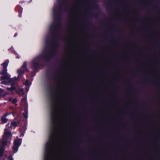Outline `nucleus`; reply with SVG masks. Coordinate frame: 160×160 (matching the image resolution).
I'll list each match as a JSON object with an SVG mask.
<instances>
[{"label": "nucleus", "instance_id": "obj_1", "mask_svg": "<svg viewBox=\"0 0 160 160\" xmlns=\"http://www.w3.org/2000/svg\"><path fill=\"white\" fill-rule=\"evenodd\" d=\"M62 7V3H60L58 7L53 10L54 19L56 23L52 24L50 26V29L52 38L50 41L46 39V42L47 44L52 46L58 45L55 40L57 37L56 34L57 28L61 26V15Z\"/></svg>", "mask_w": 160, "mask_h": 160}, {"label": "nucleus", "instance_id": "obj_2", "mask_svg": "<svg viewBox=\"0 0 160 160\" xmlns=\"http://www.w3.org/2000/svg\"><path fill=\"white\" fill-rule=\"evenodd\" d=\"M53 55L54 54L46 52L43 55H39L35 58L31 62L32 68L33 70L32 73H34L40 67V60H44L46 62H48L52 59Z\"/></svg>", "mask_w": 160, "mask_h": 160}, {"label": "nucleus", "instance_id": "obj_3", "mask_svg": "<svg viewBox=\"0 0 160 160\" xmlns=\"http://www.w3.org/2000/svg\"><path fill=\"white\" fill-rule=\"evenodd\" d=\"M25 72H28V70L27 67L26 62H24L21 68L18 70L17 73L18 74V77H15L13 78H11V92L12 90L16 89L15 86L17 84V81L18 78L23 75Z\"/></svg>", "mask_w": 160, "mask_h": 160}, {"label": "nucleus", "instance_id": "obj_4", "mask_svg": "<svg viewBox=\"0 0 160 160\" xmlns=\"http://www.w3.org/2000/svg\"><path fill=\"white\" fill-rule=\"evenodd\" d=\"M55 103H53L51 106V119L52 124V129L53 134L55 135L57 132V130L55 128V127L57 126V120L56 119L57 111L56 108L53 107Z\"/></svg>", "mask_w": 160, "mask_h": 160}, {"label": "nucleus", "instance_id": "obj_5", "mask_svg": "<svg viewBox=\"0 0 160 160\" xmlns=\"http://www.w3.org/2000/svg\"><path fill=\"white\" fill-rule=\"evenodd\" d=\"M53 140V137H50L48 142L46 143L45 147V160H50V152Z\"/></svg>", "mask_w": 160, "mask_h": 160}, {"label": "nucleus", "instance_id": "obj_6", "mask_svg": "<svg viewBox=\"0 0 160 160\" xmlns=\"http://www.w3.org/2000/svg\"><path fill=\"white\" fill-rule=\"evenodd\" d=\"M22 138H18V137L14 140L13 146L12 148L13 154L16 153L18 151L19 147L20 146L22 142Z\"/></svg>", "mask_w": 160, "mask_h": 160}, {"label": "nucleus", "instance_id": "obj_7", "mask_svg": "<svg viewBox=\"0 0 160 160\" xmlns=\"http://www.w3.org/2000/svg\"><path fill=\"white\" fill-rule=\"evenodd\" d=\"M10 127L8 125L6 126V128L5 130L4 134L3 136V139L4 140L2 142V144L3 146H4L6 145L7 141L6 140H8L10 136Z\"/></svg>", "mask_w": 160, "mask_h": 160}, {"label": "nucleus", "instance_id": "obj_8", "mask_svg": "<svg viewBox=\"0 0 160 160\" xmlns=\"http://www.w3.org/2000/svg\"><path fill=\"white\" fill-rule=\"evenodd\" d=\"M47 87L48 90L49 91L50 93V95L51 98L52 99L54 98L55 97V96L54 95L55 92L53 89V87L49 83H47Z\"/></svg>", "mask_w": 160, "mask_h": 160}, {"label": "nucleus", "instance_id": "obj_9", "mask_svg": "<svg viewBox=\"0 0 160 160\" xmlns=\"http://www.w3.org/2000/svg\"><path fill=\"white\" fill-rule=\"evenodd\" d=\"M26 129V124L25 123L24 125L19 128V131L20 133V137L23 136Z\"/></svg>", "mask_w": 160, "mask_h": 160}, {"label": "nucleus", "instance_id": "obj_10", "mask_svg": "<svg viewBox=\"0 0 160 160\" xmlns=\"http://www.w3.org/2000/svg\"><path fill=\"white\" fill-rule=\"evenodd\" d=\"M13 91H14L16 93H18L19 95L23 96L24 95V92L22 88H20L18 90L16 89L12 90L11 93H13Z\"/></svg>", "mask_w": 160, "mask_h": 160}, {"label": "nucleus", "instance_id": "obj_11", "mask_svg": "<svg viewBox=\"0 0 160 160\" xmlns=\"http://www.w3.org/2000/svg\"><path fill=\"white\" fill-rule=\"evenodd\" d=\"M8 115V114H5L3 116H2L1 118L2 122L3 123H5L7 122L8 120V119L6 118V117Z\"/></svg>", "mask_w": 160, "mask_h": 160}, {"label": "nucleus", "instance_id": "obj_12", "mask_svg": "<svg viewBox=\"0 0 160 160\" xmlns=\"http://www.w3.org/2000/svg\"><path fill=\"white\" fill-rule=\"evenodd\" d=\"M17 9L18 12L19 13V17H21L22 16V12L23 9L20 6H17L16 7Z\"/></svg>", "mask_w": 160, "mask_h": 160}, {"label": "nucleus", "instance_id": "obj_13", "mask_svg": "<svg viewBox=\"0 0 160 160\" xmlns=\"http://www.w3.org/2000/svg\"><path fill=\"white\" fill-rule=\"evenodd\" d=\"M27 101V97L26 96L23 97L21 100V101L22 103H24V106L26 107L27 106V104L26 103Z\"/></svg>", "mask_w": 160, "mask_h": 160}, {"label": "nucleus", "instance_id": "obj_14", "mask_svg": "<svg viewBox=\"0 0 160 160\" xmlns=\"http://www.w3.org/2000/svg\"><path fill=\"white\" fill-rule=\"evenodd\" d=\"M23 115L24 118L25 119H27L28 118V110L27 108L25 109L24 112L23 113Z\"/></svg>", "mask_w": 160, "mask_h": 160}, {"label": "nucleus", "instance_id": "obj_15", "mask_svg": "<svg viewBox=\"0 0 160 160\" xmlns=\"http://www.w3.org/2000/svg\"><path fill=\"white\" fill-rule=\"evenodd\" d=\"M13 48H12V47H11V51L13 53L15 56H16V58L18 59H19V58L18 56V53H16V52L13 50Z\"/></svg>", "mask_w": 160, "mask_h": 160}, {"label": "nucleus", "instance_id": "obj_16", "mask_svg": "<svg viewBox=\"0 0 160 160\" xmlns=\"http://www.w3.org/2000/svg\"><path fill=\"white\" fill-rule=\"evenodd\" d=\"M18 126V123L16 121L11 122V128L12 126L16 127Z\"/></svg>", "mask_w": 160, "mask_h": 160}, {"label": "nucleus", "instance_id": "obj_17", "mask_svg": "<svg viewBox=\"0 0 160 160\" xmlns=\"http://www.w3.org/2000/svg\"><path fill=\"white\" fill-rule=\"evenodd\" d=\"M12 98H11V101L12 103L15 105V106H17V104L16 103L17 100L16 98H14L12 100H11Z\"/></svg>", "mask_w": 160, "mask_h": 160}, {"label": "nucleus", "instance_id": "obj_18", "mask_svg": "<svg viewBox=\"0 0 160 160\" xmlns=\"http://www.w3.org/2000/svg\"><path fill=\"white\" fill-rule=\"evenodd\" d=\"M4 148L3 147H1L0 148V157H2L3 155Z\"/></svg>", "mask_w": 160, "mask_h": 160}, {"label": "nucleus", "instance_id": "obj_19", "mask_svg": "<svg viewBox=\"0 0 160 160\" xmlns=\"http://www.w3.org/2000/svg\"><path fill=\"white\" fill-rule=\"evenodd\" d=\"M46 77L48 79L52 78V75H50L48 72H47L46 74Z\"/></svg>", "mask_w": 160, "mask_h": 160}, {"label": "nucleus", "instance_id": "obj_20", "mask_svg": "<svg viewBox=\"0 0 160 160\" xmlns=\"http://www.w3.org/2000/svg\"><path fill=\"white\" fill-rule=\"evenodd\" d=\"M7 72L6 68H3L2 72H0V74L2 75H5Z\"/></svg>", "mask_w": 160, "mask_h": 160}, {"label": "nucleus", "instance_id": "obj_21", "mask_svg": "<svg viewBox=\"0 0 160 160\" xmlns=\"http://www.w3.org/2000/svg\"><path fill=\"white\" fill-rule=\"evenodd\" d=\"M9 77L6 75H4L1 77V78H2V80L8 79H9Z\"/></svg>", "mask_w": 160, "mask_h": 160}, {"label": "nucleus", "instance_id": "obj_22", "mask_svg": "<svg viewBox=\"0 0 160 160\" xmlns=\"http://www.w3.org/2000/svg\"><path fill=\"white\" fill-rule=\"evenodd\" d=\"M2 83L5 85H8L10 83V81L9 80H8V81L6 80L3 82Z\"/></svg>", "mask_w": 160, "mask_h": 160}, {"label": "nucleus", "instance_id": "obj_23", "mask_svg": "<svg viewBox=\"0 0 160 160\" xmlns=\"http://www.w3.org/2000/svg\"><path fill=\"white\" fill-rule=\"evenodd\" d=\"M91 6H92V7L94 8V9H97L98 7V5H97V4H92L91 5Z\"/></svg>", "mask_w": 160, "mask_h": 160}, {"label": "nucleus", "instance_id": "obj_24", "mask_svg": "<svg viewBox=\"0 0 160 160\" xmlns=\"http://www.w3.org/2000/svg\"><path fill=\"white\" fill-rule=\"evenodd\" d=\"M8 64V63L7 62H5L4 63H3L2 64L3 68H5V69L6 68Z\"/></svg>", "mask_w": 160, "mask_h": 160}, {"label": "nucleus", "instance_id": "obj_25", "mask_svg": "<svg viewBox=\"0 0 160 160\" xmlns=\"http://www.w3.org/2000/svg\"><path fill=\"white\" fill-rule=\"evenodd\" d=\"M29 81L28 80H26L25 81V82L24 83V84L26 86H28L29 85Z\"/></svg>", "mask_w": 160, "mask_h": 160}, {"label": "nucleus", "instance_id": "obj_26", "mask_svg": "<svg viewBox=\"0 0 160 160\" xmlns=\"http://www.w3.org/2000/svg\"><path fill=\"white\" fill-rule=\"evenodd\" d=\"M99 13L97 12L94 15V16L96 18H98L99 17Z\"/></svg>", "mask_w": 160, "mask_h": 160}, {"label": "nucleus", "instance_id": "obj_27", "mask_svg": "<svg viewBox=\"0 0 160 160\" xmlns=\"http://www.w3.org/2000/svg\"><path fill=\"white\" fill-rule=\"evenodd\" d=\"M12 114L14 117L16 116V113L14 112H11V114Z\"/></svg>", "mask_w": 160, "mask_h": 160}, {"label": "nucleus", "instance_id": "obj_28", "mask_svg": "<svg viewBox=\"0 0 160 160\" xmlns=\"http://www.w3.org/2000/svg\"><path fill=\"white\" fill-rule=\"evenodd\" d=\"M12 155H11V160H14L13 159V158H12Z\"/></svg>", "mask_w": 160, "mask_h": 160}, {"label": "nucleus", "instance_id": "obj_29", "mask_svg": "<svg viewBox=\"0 0 160 160\" xmlns=\"http://www.w3.org/2000/svg\"><path fill=\"white\" fill-rule=\"evenodd\" d=\"M17 35H18V33H15V34H14V37H16L17 36Z\"/></svg>", "mask_w": 160, "mask_h": 160}, {"label": "nucleus", "instance_id": "obj_30", "mask_svg": "<svg viewBox=\"0 0 160 160\" xmlns=\"http://www.w3.org/2000/svg\"><path fill=\"white\" fill-rule=\"evenodd\" d=\"M63 2H65L67 0H61Z\"/></svg>", "mask_w": 160, "mask_h": 160}, {"label": "nucleus", "instance_id": "obj_31", "mask_svg": "<svg viewBox=\"0 0 160 160\" xmlns=\"http://www.w3.org/2000/svg\"><path fill=\"white\" fill-rule=\"evenodd\" d=\"M67 40V39L66 38H64V40L65 41H66Z\"/></svg>", "mask_w": 160, "mask_h": 160}, {"label": "nucleus", "instance_id": "obj_32", "mask_svg": "<svg viewBox=\"0 0 160 160\" xmlns=\"http://www.w3.org/2000/svg\"><path fill=\"white\" fill-rule=\"evenodd\" d=\"M142 104L143 105H145L146 104V102H143Z\"/></svg>", "mask_w": 160, "mask_h": 160}, {"label": "nucleus", "instance_id": "obj_33", "mask_svg": "<svg viewBox=\"0 0 160 160\" xmlns=\"http://www.w3.org/2000/svg\"><path fill=\"white\" fill-rule=\"evenodd\" d=\"M0 160H4V159L3 158H1L0 159Z\"/></svg>", "mask_w": 160, "mask_h": 160}, {"label": "nucleus", "instance_id": "obj_34", "mask_svg": "<svg viewBox=\"0 0 160 160\" xmlns=\"http://www.w3.org/2000/svg\"><path fill=\"white\" fill-rule=\"evenodd\" d=\"M130 85H131V86H132V88H133V87L131 83H130Z\"/></svg>", "mask_w": 160, "mask_h": 160}, {"label": "nucleus", "instance_id": "obj_35", "mask_svg": "<svg viewBox=\"0 0 160 160\" xmlns=\"http://www.w3.org/2000/svg\"><path fill=\"white\" fill-rule=\"evenodd\" d=\"M108 4H109V5H110V6H111V3L110 2H109V3H108Z\"/></svg>", "mask_w": 160, "mask_h": 160}, {"label": "nucleus", "instance_id": "obj_36", "mask_svg": "<svg viewBox=\"0 0 160 160\" xmlns=\"http://www.w3.org/2000/svg\"><path fill=\"white\" fill-rule=\"evenodd\" d=\"M10 108H11V109H13V107H11Z\"/></svg>", "mask_w": 160, "mask_h": 160}, {"label": "nucleus", "instance_id": "obj_37", "mask_svg": "<svg viewBox=\"0 0 160 160\" xmlns=\"http://www.w3.org/2000/svg\"><path fill=\"white\" fill-rule=\"evenodd\" d=\"M10 135H11V137H12V134H11H11H10Z\"/></svg>", "mask_w": 160, "mask_h": 160}, {"label": "nucleus", "instance_id": "obj_38", "mask_svg": "<svg viewBox=\"0 0 160 160\" xmlns=\"http://www.w3.org/2000/svg\"><path fill=\"white\" fill-rule=\"evenodd\" d=\"M28 89H26V91H28Z\"/></svg>", "mask_w": 160, "mask_h": 160}, {"label": "nucleus", "instance_id": "obj_39", "mask_svg": "<svg viewBox=\"0 0 160 160\" xmlns=\"http://www.w3.org/2000/svg\"><path fill=\"white\" fill-rule=\"evenodd\" d=\"M136 92H138V90H136Z\"/></svg>", "mask_w": 160, "mask_h": 160}, {"label": "nucleus", "instance_id": "obj_40", "mask_svg": "<svg viewBox=\"0 0 160 160\" xmlns=\"http://www.w3.org/2000/svg\"><path fill=\"white\" fill-rule=\"evenodd\" d=\"M133 43H135V42H133Z\"/></svg>", "mask_w": 160, "mask_h": 160}, {"label": "nucleus", "instance_id": "obj_41", "mask_svg": "<svg viewBox=\"0 0 160 160\" xmlns=\"http://www.w3.org/2000/svg\"><path fill=\"white\" fill-rule=\"evenodd\" d=\"M31 76H32V77H33V76L32 75H31Z\"/></svg>", "mask_w": 160, "mask_h": 160}]
</instances>
